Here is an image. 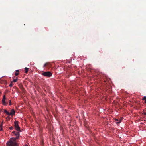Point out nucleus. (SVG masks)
Listing matches in <instances>:
<instances>
[{
  "instance_id": "3",
  "label": "nucleus",
  "mask_w": 146,
  "mask_h": 146,
  "mask_svg": "<svg viewBox=\"0 0 146 146\" xmlns=\"http://www.w3.org/2000/svg\"><path fill=\"white\" fill-rule=\"evenodd\" d=\"M14 126L15 127V129L17 131H19L20 130V127H19L18 122L17 121L15 122H14Z\"/></svg>"
},
{
  "instance_id": "13",
  "label": "nucleus",
  "mask_w": 146,
  "mask_h": 146,
  "mask_svg": "<svg viewBox=\"0 0 146 146\" xmlns=\"http://www.w3.org/2000/svg\"><path fill=\"white\" fill-rule=\"evenodd\" d=\"M17 79H13V81L14 82H16L17 81Z\"/></svg>"
},
{
  "instance_id": "2",
  "label": "nucleus",
  "mask_w": 146,
  "mask_h": 146,
  "mask_svg": "<svg viewBox=\"0 0 146 146\" xmlns=\"http://www.w3.org/2000/svg\"><path fill=\"white\" fill-rule=\"evenodd\" d=\"M13 135L16 136V138H11V139H13L14 141H15L16 139H18L20 135L19 133L17 132L13 131L12 133Z\"/></svg>"
},
{
  "instance_id": "22",
  "label": "nucleus",
  "mask_w": 146,
  "mask_h": 146,
  "mask_svg": "<svg viewBox=\"0 0 146 146\" xmlns=\"http://www.w3.org/2000/svg\"><path fill=\"white\" fill-rule=\"evenodd\" d=\"M25 146H28V145H25Z\"/></svg>"
},
{
  "instance_id": "7",
  "label": "nucleus",
  "mask_w": 146,
  "mask_h": 146,
  "mask_svg": "<svg viewBox=\"0 0 146 146\" xmlns=\"http://www.w3.org/2000/svg\"><path fill=\"white\" fill-rule=\"evenodd\" d=\"M122 120V119H120L119 121V120L117 119H115V121H117V122H116V124H117L120 123L121 122Z\"/></svg>"
},
{
  "instance_id": "9",
  "label": "nucleus",
  "mask_w": 146,
  "mask_h": 146,
  "mask_svg": "<svg viewBox=\"0 0 146 146\" xmlns=\"http://www.w3.org/2000/svg\"><path fill=\"white\" fill-rule=\"evenodd\" d=\"M25 73H27L28 70V68L27 67H25Z\"/></svg>"
},
{
  "instance_id": "17",
  "label": "nucleus",
  "mask_w": 146,
  "mask_h": 146,
  "mask_svg": "<svg viewBox=\"0 0 146 146\" xmlns=\"http://www.w3.org/2000/svg\"><path fill=\"white\" fill-rule=\"evenodd\" d=\"M16 72H19V71L18 70H16Z\"/></svg>"
},
{
  "instance_id": "15",
  "label": "nucleus",
  "mask_w": 146,
  "mask_h": 146,
  "mask_svg": "<svg viewBox=\"0 0 146 146\" xmlns=\"http://www.w3.org/2000/svg\"><path fill=\"white\" fill-rule=\"evenodd\" d=\"M13 129V127H9V129L10 130H12Z\"/></svg>"
},
{
  "instance_id": "21",
  "label": "nucleus",
  "mask_w": 146,
  "mask_h": 146,
  "mask_svg": "<svg viewBox=\"0 0 146 146\" xmlns=\"http://www.w3.org/2000/svg\"><path fill=\"white\" fill-rule=\"evenodd\" d=\"M46 67L47 66V63H46Z\"/></svg>"
},
{
  "instance_id": "8",
  "label": "nucleus",
  "mask_w": 146,
  "mask_h": 146,
  "mask_svg": "<svg viewBox=\"0 0 146 146\" xmlns=\"http://www.w3.org/2000/svg\"><path fill=\"white\" fill-rule=\"evenodd\" d=\"M4 112L6 114H7V115H9V112H8V111H7L6 110H4Z\"/></svg>"
},
{
  "instance_id": "14",
  "label": "nucleus",
  "mask_w": 146,
  "mask_h": 146,
  "mask_svg": "<svg viewBox=\"0 0 146 146\" xmlns=\"http://www.w3.org/2000/svg\"><path fill=\"white\" fill-rule=\"evenodd\" d=\"M42 74L43 75L46 76V72L43 73Z\"/></svg>"
},
{
  "instance_id": "6",
  "label": "nucleus",
  "mask_w": 146,
  "mask_h": 146,
  "mask_svg": "<svg viewBox=\"0 0 146 146\" xmlns=\"http://www.w3.org/2000/svg\"><path fill=\"white\" fill-rule=\"evenodd\" d=\"M15 111L13 109H12L11 110V112L10 113H9V115H10L11 116H12L14 115H15Z\"/></svg>"
},
{
  "instance_id": "18",
  "label": "nucleus",
  "mask_w": 146,
  "mask_h": 146,
  "mask_svg": "<svg viewBox=\"0 0 146 146\" xmlns=\"http://www.w3.org/2000/svg\"><path fill=\"white\" fill-rule=\"evenodd\" d=\"M143 114L144 115H146V112H144L143 113Z\"/></svg>"
},
{
  "instance_id": "5",
  "label": "nucleus",
  "mask_w": 146,
  "mask_h": 146,
  "mask_svg": "<svg viewBox=\"0 0 146 146\" xmlns=\"http://www.w3.org/2000/svg\"><path fill=\"white\" fill-rule=\"evenodd\" d=\"M5 99H6L5 96V95H4L3 96V99H2V103L4 105H6L7 104L5 102Z\"/></svg>"
},
{
  "instance_id": "11",
  "label": "nucleus",
  "mask_w": 146,
  "mask_h": 146,
  "mask_svg": "<svg viewBox=\"0 0 146 146\" xmlns=\"http://www.w3.org/2000/svg\"><path fill=\"white\" fill-rule=\"evenodd\" d=\"M19 74V72H16L15 73V75L16 76H17V75H18Z\"/></svg>"
},
{
  "instance_id": "20",
  "label": "nucleus",
  "mask_w": 146,
  "mask_h": 146,
  "mask_svg": "<svg viewBox=\"0 0 146 146\" xmlns=\"http://www.w3.org/2000/svg\"><path fill=\"white\" fill-rule=\"evenodd\" d=\"M46 66V63H45L44 65V67L45 66Z\"/></svg>"
},
{
  "instance_id": "19",
  "label": "nucleus",
  "mask_w": 146,
  "mask_h": 146,
  "mask_svg": "<svg viewBox=\"0 0 146 146\" xmlns=\"http://www.w3.org/2000/svg\"><path fill=\"white\" fill-rule=\"evenodd\" d=\"M11 100H10L9 101V102H10V104H9V105H11Z\"/></svg>"
},
{
  "instance_id": "1",
  "label": "nucleus",
  "mask_w": 146,
  "mask_h": 146,
  "mask_svg": "<svg viewBox=\"0 0 146 146\" xmlns=\"http://www.w3.org/2000/svg\"><path fill=\"white\" fill-rule=\"evenodd\" d=\"M12 140L10 139L9 141L7 143V146H17L16 142L14 140L13 141Z\"/></svg>"
},
{
  "instance_id": "12",
  "label": "nucleus",
  "mask_w": 146,
  "mask_h": 146,
  "mask_svg": "<svg viewBox=\"0 0 146 146\" xmlns=\"http://www.w3.org/2000/svg\"><path fill=\"white\" fill-rule=\"evenodd\" d=\"M2 125L0 124V131H1L2 130Z\"/></svg>"
},
{
  "instance_id": "16",
  "label": "nucleus",
  "mask_w": 146,
  "mask_h": 146,
  "mask_svg": "<svg viewBox=\"0 0 146 146\" xmlns=\"http://www.w3.org/2000/svg\"><path fill=\"white\" fill-rule=\"evenodd\" d=\"M9 86L10 87H12V86H13V84H12V83H11V84H10V85H9Z\"/></svg>"
},
{
  "instance_id": "10",
  "label": "nucleus",
  "mask_w": 146,
  "mask_h": 146,
  "mask_svg": "<svg viewBox=\"0 0 146 146\" xmlns=\"http://www.w3.org/2000/svg\"><path fill=\"white\" fill-rule=\"evenodd\" d=\"M142 100L145 101V102L146 103V96H144L142 99Z\"/></svg>"
},
{
  "instance_id": "4",
  "label": "nucleus",
  "mask_w": 146,
  "mask_h": 146,
  "mask_svg": "<svg viewBox=\"0 0 146 146\" xmlns=\"http://www.w3.org/2000/svg\"><path fill=\"white\" fill-rule=\"evenodd\" d=\"M52 73L50 71H46V77H50L52 75Z\"/></svg>"
},
{
  "instance_id": "23",
  "label": "nucleus",
  "mask_w": 146,
  "mask_h": 146,
  "mask_svg": "<svg viewBox=\"0 0 146 146\" xmlns=\"http://www.w3.org/2000/svg\"><path fill=\"white\" fill-rule=\"evenodd\" d=\"M144 121H146V120H144Z\"/></svg>"
}]
</instances>
